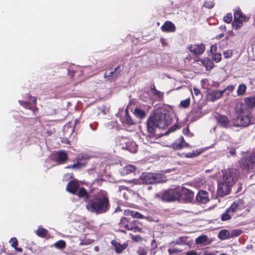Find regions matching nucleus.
I'll list each match as a JSON object with an SVG mask.
<instances>
[{
  "mask_svg": "<svg viewBox=\"0 0 255 255\" xmlns=\"http://www.w3.org/2000/svg\"><path fill=\"white\" fill-rule=\"evenodd\" d=\"M87 209L93 213L102 214L109 208V203L106 191L101 190L95 194L92 199H88Z\"/></svg>",
  "mask_w": 255,
  "mask_h": 255,
  "instance_id": "f257e3e1",
  "label": "nucleus"
},
{
  "mask_svg": "<svg viewBox=\"0 0 255 255\" xmlns=\"http://www.w3.org/2000/svg\"><path fill=\"white\" fill-rule=\"evenodd\" d=\"M171 123V118L165 111L156 110L154 115L148 118L147 121V129L149 132L153 133L157 128H164Z\"/></svg>",
  "mask_w": 255,
  "mask_h": 255,
  "instance_id": "f03ea898",
  "label": "nucleus"
},
{
  "mask_svg": "<svg viewBox=\"0 0 255 255\" xmlns=\"http://www.w3.org/2000/svg\"><path fill=\"white\" fill-rule=\"evenodd\" d=\"M239 176V172L235 168H230L225 171L222 182L218 184V194L220 196L228 194L230 188L237 181Z\"/></svg>",
  "mask_w": 255,
  "mask_h": 255,
  "instance_id": "7ed1b4c3",
  "label": "nucleus"
},
{
  "mask_svg": "<svg viewBox=\"0 0 255 255\" xmlns=\"http://www.w3.org/2000/svg\"><path fill=\"white\" fill-rule=\"evenodd\" d=\"M245 202L243 199H237L234 201L230 207L227 209L221 217L223 221L230 220L233 217L239 216L240 212L245 208Z\"/></svg>",
  "mask_w": 255,
  "mask_h": 255,
  "instance_id": "20e7f679",
  "label": "nucleus"
},
{
  "mask_svg": "<svg viewBox=\"0 0 255 255\" xmlns=\"http://www.w3.org/2000/svg\"><path fill=\"white\" fill-rule=\"evenodd\" d=\"M164 177L161 174L153 173H143L140 176V180L143 184H150L160 183L164 181Z\"/></svg>",
  "mask_w": 255,
  "mask_h": 255,
  "instance_id": "39448f33",
  "label": "nucleus"
},
{
  "mask_svg": "<svg viewBox=\"0 0 255 255\" xmlns=\"http://www.w3.org/2000/svg\"><path fill=\"white\" fill-rule=\"evenodd\" d=\"M234 20L232 23L233 28L238 30L243 26V21H247L249 17L243 15L241 10L237 8L234 11Z\"/></svg>",
  "mask_w": 255,
  "mask_h": 255,
  "instance_id": "423d86ee",
  "label": "nucleus"
},
{
  "mask_svg": "<svg viewBox=\"0 0 255 255\" xmlns=\"http://www.w3.org/2000/svg\"><path fill=\"white\" fill-rule=\"evenodd\" d=\"M180 196L181 195L178 190L170 189L162 193L161 199L164 202H172L179 199Z\"/></svg>",
  "mask_w": 255,
  "mask_h": 255,
  "instance_id": "0eeeda50",
  "label": "nucleus"
},
{
  "mask_svg": "<svg viewBox=\"0 0 255 255\" xmlns=\"http://www.w3.org/2000/svg\"><path fill=\"white\" fill-rule=\"evenodd\" d=\"M89 156L87 154H80L76 158V162L74 164L66 167L67 168L80 169L85 166L87 164V160Z\"/></svg>",
  "mask_w": 255,
  "mask_h": 255,
  "instance_id": "6e6552de",
  "label": "nucleus"
},
{
  "mask_svg": "<svg viewBox=\"0 0 255 255\" xmlns=\"http://www.w3.org/2000/svg\"><path fill=\"white\" fill-rule=\"evenodd\" d=\"M120 145L123 149H127L129 152L135 153L137 151V145L135 142L126 137L122 138Z\"/></svg>",
  "mask_w": 255,
  "mask_h": 255,
  "instance_id": "1a4fd4ad",
  "label": "nucleus"
},
{
  "mask_svg": "<svg viewBox=\"0 0 255 255\" xmlns=\"http://www.w3.org/2000/svg\"><path fill=\"white\" fill-rule=\"evenodd\" d=\"M234 127L248 126L251 123V117L249 114L239 115L234 119Z\"/></svg>",
  "mask_w": 255,
  "mask_h": 255,
  "instance_id": "9d476101",
  "label": "nucleus"
},
{
  "mask_svg": "<svg viewBox=\"0 0 255 255\" xmlns=\"http://www.w3.org/2000/svg\"><path fill=\"white\" fill-rule=\"evenodd\" d=\"M218 124L222 127L231 128L234 127V119L230 121L227 117L220 115L217 118Z\"/></svg>",
  "mask_w": 255,
  "mask_h": 255,
  "instance_id": "9b49d317",
  "label": "nucleus"
},
{
  "mask_svg": "<svg viewBox=\"0 0 255 255\" xmlns=\"http://www.w3.org/2000/svg\"><path fill=\"white\" fill-rule=\"evenodd\" d=\"M188 48L191 52L196 55L202 54L205 50V46L203 44H190L188 45Z\"/></svg>",
  "mask_w": 255,
  "mask_h": 255,
  "instance_id": "f8f14e48",
  "label": "nucleus"
},
{
  "mask_svg": "<svg viewBox=\"0 0 255 255\" xmlns=\"http://www.w3.org/2000/svg\"><path fill=\"white\" fill-rule=\"evenodd\" d=\"M225 93V90H212L207 95L209 100L214 102L220 99Z\"/></svg>",
  "mask_w": 255,
  "mask_h": 255,
  "instance_id": "ddd939ff",
  "label": "nucleus"
},
{
  "mask_svg": "<svg viewBox=\"0 0 255 255\" xmlns=\"http://www.w3.org/2000/svg\"><path fill=\"white\" fill-rule=\"evenodd\" d=\"M240 167L244 169L249 170L253 167V163L250 161V157H244L239 161Z\"/></svg>",
  "mask_w": 255,
  "mask_h": 255,
  "instance_id": "4468645a",
  "label": "nucleus"
},
{
  "mask_svg": "<svg viewBox=\"0 0 255 255\" xmlns=\"http://www.w3.org/2000/svg\"><path fill=\"white\" fill-rule=\"evenodd\" d=\"M196 199L197 202L201 203H206L209 200L208 198V193L204 190L199 191L196 195Z\"/></svg>",
  "mask_w": 255,
  "mask_h": 255,
  "instance_id": "2eb2a0df",
  "label": "nucleus"
},
{
  "mask_svg": "<svg viewBox=\"0 0 255 255\" xmlns=\"http://www.w3.org/2000/svg\"><path fill=\"white\" fill-rule=\"evenodd\" d=\"M79 187V182L77 181L73 180L68 183L66 187V190L67 191L73 194H76Z\"/></svg>",
  "mask_w": 255,
  "mask_h": 255,
  "instance_id": "dca6fc26",
  "label": "nucleus"
},
{
  "mask_svg": "<svg viewBox=\"0 0 255 255\" xmlns=\"http://www.w3.org/2000/svg\"><path fill=\"white\" fill-rule=\"evenodd\" d=\"M172 146L175 150H179L182 148L190 146L189 144L185 141L183 136L180 137L178 140L172 144Z\"/></svg>",
  "mask_w": 255,
  "mask_h": 255,
  "instance_id": "f3484780",
  "label": "nucleus"
},
{
  "mask_svg": "<svg viewBox=\"0 0 255 255\" xmlns=\"http://www.w3.org/2000/svg\"><path fill=\"white\" fill-rule=\"evenodd\" d=\"M122 69L121 66L115 68L114 71H111L108 73L106 72L104 77L108 78L109 80L112 81L118 76L119 74L121 72Z\"/></svg>",
  "mask_w": 255,
  "mask_h": 255,
  "instance_id": "a211bd4d",
  "label": "nucleus"
},
{
  "mask_svg": "<svg viewBox=\"0 0 255 255\" xmlns=\"http://www.w3.org/2000/svg\"><path fill=\"white\" fill-rule=\"evenodd\" d=\"M36 102V98L35 97H32V102L33 105L30 104V103H27L26 102H24L22 101H19V104L22 105L23 107L26 109H28L34 112L36 110L35 104Z\"/></svg>",
  "mask_w": 255,
  "mask_h": 255,
  "instance_id": "6ab92c4d",
  "label": "nucleus"
},
{
  "mask_svg": "<svg viewBox=\"0 0 255 255\" xmlns=\"http://www.w3.org/2000/svg\"><path fill=\"white\" fill-rule=\"evenodd\" d=\"M161 29L164 32H172L175 31V26L172 22L167 21L161 27Z\"/></svg>",
  "mask_w": 255,
  "mask_h": 255,
  "instance_id": "aec40b11",
  "label": "nucleus"
},
{
  "mask_svg": "<svg viewBox=\"0 0 255 255\" xmlns=\"http://www.w3.org/2000/svg\"><path fill=\"white\" fill-rule=\"evenodd\" d=\"M121 120L123 124L127 125L128 126L132 125L135 124L133 120H132L130 117L128 109L125 110V116L124 117L121 119Z\"/></svg>",
  "mask_w": 255,
  "mask_h": 255,
  "instance_id": "412c9836",
  "label": "nucleus"
},
{
  "mask_svg": "<svg viewBox=\"0 0 255 255\" xmlns=\"http://www.w3.org/2000/svg\"><path fill=\"white\" fill-rule=\"evenodd\" d=\"M68 159L67 153L64 151H60L57 152L56 155V161L59 164L65 163Z\"/></svg>",
  "mask_w": 255,
  "mask_h": 255,
  "instance_id": "4be33fe9",
  "label": "nucleus"
},
{
  "mask_svg": "<svg viewBox=\"0 0 255 255\" xmlns=\"http://www.w3.org/2000/svg\"><path fill=\"white\" fill-rule=\"evenodd\" d=\"M124 215L126 216H131V217L133 218H140V219H143L144 218V216L142 215V214H140L139 213L134 211L133 210H126L124 211Z\"/></svg>",
  "mask_w": 255,
  "mask_h": 255,
  "instance_id": "5701e85b",
  "label": "nucleus"
},
{
  "mask_svg": "<svg viewBox=\"0 0 255 255\" xmlns=\"http://www.w3.org/2000/svg\"><path fill=\"white\" fill-rule=\"evenodd\" d=\"M112 244L115 247V251L117 253H121L123 251L125 250L127 247L126 245H121L118 242L114 240L112 241Z\"/></svg>",
  "mask_w": 255,
  "mask_h": 255,
  "instance_id": "b1692460",
  "label": "nucleus"
},
{
  "mask_svg": "<svg viewBox=\"0 0 255 255\" xmlns=\"http://www.w3.org/2000/svg\"><path fill=\"white\" fill-rule=\"evenodd\" d=\"M245 103L249 108H254L255 107V96L245 98Z\"/></svg>",
  "mask_w": 255,
  "mask_h": 255,
  "instance_id": "393cba45",
  "label": "nucleus"
},
{
  "mask_svg": "<svg viewBox=\"0 0 255 255\" xmlns=\"http://www.w3.org/2000/svg\"><path fill=\"white\" fill-rule=\"evenodd\" d=\"M135 170V168L133 165H128L122 168L121 173L123 175H127L134 172Z\"/></svg>",
  "mask_w": 255,
  "mask_h": 255,
  "instance_id": "a878e982",
  "label": "nucleus"
},
{
  "mask_svg": "<svg viewBox=\"0 0 255 255\" xmlns=\"http://www.w3.org/2000/svg\"><path fill=\"white\" fill-rule=\"evenodd\" d=\"M247 87L245 84H240L237 89V95L240 96H244L246 92Z\"/></svg>",
  "mask_w": 255,
  "mask_h": 255,
  "instance_id": "bb28decb",
  "label": "nucleus"
},
{
  "mask_svg": "<svg viewBox=\"0 0 255 255\" xmlns=\"http://www.w3.org/2000/svg\"><path fill=\"white\" fill-rule=\"evenodd\" d=\"M245 110V106L242 103H238L236 104L235 111L238 114H243Z\"/></svg>",
  "mask_w": 255,
  "mask_h": 255,
  "instance_id": "cd10ccee",
  "label": "nucleus"
},
{
  "mask_svg": "<svg viewBox=\"0 0 255 255\" xmlns=\"http://www.w3.org/2000/svg\"><path fill=\"white\" fill-rule=\"evenodd\" d=\"M133 114L136 117L139 119H142L145 116L144 111L139 108H135L134 110Z\"/></svg>",
  "mask_w": 255,
  "mask_h": 255,
  "instance_id": "c85d7f7f",
  "label": "nucleus"
},
{
  "mask_svg": "<svg viewBox=\"0 0 255 255\" xmlns=\"http://www.w3.org/2000/svg\"><path fill=\"white\" fill-rule=\"evenodd\" d=\"M54 246L59 250H63L66 247V243L63 240H59L54 243Z\"/></svg>",
  "mask_w": 255,
  "mask_h": 255,
  "instance_id": "c756f323",
  "label": "nucleus"
},
{
  "mask_svg": "<svg viewBox=\"0 0 255 255\" xmlns=\"http://www.w3.org/2000/svg\"><path fill=\"white\" fill-rule=\"evenodd\" d=\"M47 233V230L42 228H39L36 231V235L42 238L45 237Z\"/></svg>",
  "mask_w": 255,
  "mask_h": 255,
  "instance_id": "7c9ffc66",
  "label": "nucleus"
},
{
  "mask_svg": "<svg viewBox=\"0 0 255 255\" xmlns=\"http://www.w3.org/2000/svg\"><path fill=\"white\" fill-rule=\"evenodd\" d=\"M76 194L80 197H84L86 199L88 198V193L86 189L83 187L80 188L79 190L77 191Z\"/></svg>",
  "mask_w": 255,
  "mask_h": 255,
  "instance_id": "2f4dec72",
  "label": "nucleus"
},
{
  "mask_svg": "<svg viewBox=\"0 0 255 255\" xmlns=\"http://www.w3.org/2000/svg\"><path fill=\"white\" fill-rule=\"evenodd\" d=\"M190 104V99L189 98H188L184 100L181 101L180 103L179 106L180 107H182L184 108H187L189 106Z\"/></svg>",
  "mask_w": 255,
  "mask_h": 255,
  "instance_id": "473e14b6",
  "label": "nucleus"
},
{
  "mask_svg": "<svg viewBox=\"0 0 255 255\" xmlns=\"http://www.w3.org/2000/svg\"><path fill=\"white\" fill-rule=\"evenodd\" d=\"M203 63L204 66L207 68L212 69L214 66V63L209 59H205L203 61Z\"/></svg>",
  "mask_w": 255,
  "mask_h": 255,
  "instance_id": "72a5a7b5",
  "label": "nucleus"
},
{
  "mask_svg": "<svg viewBox=\"0 0 255 255\" xmlns=\"http://www.w3.org/2000/svg\"><path fill=\"white\" fill-rule=\"evenodd\" d=\"M207 240V238L206 236H202L199 237L196 239V243L197 244H203L206 242Z\"/></svg>",
  "mask_w": 255,
  "mask_h": 255,
  "instance_id": "f704fd0d",
  "label": "nucleus"
},
{
  "mask_svg": "<svg viewBox=\"0 0 255 255\" xmlns=\"http://www.w3.org/2000/svg\"><path fill=\"white\" fill-rule=\"evenodd\" d=\"M136 221H134L131 223H128V224L126 225V229L128 230L133 231L136 226Z\"/></svg>",
  "mask_w": 255,
  "mask_h": 255,
  "instance_id": "c9c22d12",
  "label": "nucleus"
},
{
  "mask_svg": "<svg viewBox=\"0 0 255 255\" xmlns=\"http://www.w3.org/2000/svg\"><path fill=\"white\" fill-rule=\"evenodd\" d=\"M138 255H146L147 253V249L143 247H139L137 251Z\"/></svg>",
  "mask_w": 255,
  "mask_h": 255,
  "instance_id": "e433bc0d",
  "label": "nucleus"
},
{
  "mask_svg": "<svg viewBox=\"0 0 255 255\" xmlns=\"http://www.w3.org/2000/svg\"><path fill=\"white\" fill-rule=\"evenodd\" d=\"M200 152L197 151H193L192 152H189L185 154L184 156L187 158L194 157L200 154Z\"/></svg>",
  "mask_w": 255,
  "mask_h": 255,
  "instance_id": "4c0bfd02",
  "label": "nucleus"
},
{
  "mask_svg": "<svg viewBox=\"0 0 255 255\" xmlns=\"http://www.w3.org/2000/svg\"><path fill=\"white\" fill-rule=\"evenodd\" d=\"M224 20L225 22L230 23L232 20V14L231 13H227L224 17Z\"/></svg>",
  "mask_w": 255,
  "mask_h": 255,
  "instance_id": "58836bf2",
  "label": "nucleus"
},
{
  "mask_svg": "<svg viewBox=\"0 0 255 255\" xmlns=\"http://www.w3.org/2000/svg\"><path fill=\"white\" fill-rule=\"evenodd\" d=\"M229 233L226 231H221L219 234V237L222 239H225L228 236Z\"/></svg>",
  "mask_w": 255,
  "mask_h": 255,
  "instance_id": "ea45409f",
  "label": "nucleus"
},
{
  "mask_svg": "<svg viewBox=\"0 0 255 255\" xmlns=\"http://www.w3.org/2000/svg\"><path fill=\"white\" fill-rule=\"evenodd\" d=\"M186 194L187 195V199L189 200H191L192 198H193L194 196V193L189 189H186Z\"/></svg>",
  "mask_w": 255,
  "mask_h": 255,
  "instance_id": "a19ab883",
  "label": "nucleus"
},
{
  "mask_svg": "<svg viewBox=\"0 0 255 255\" xmlns=\"http://www.w3.org/2000/svg\"><path fill=\"white\" fill-rule=\"evenodd\" d=\"M221 54L220 53H216L213 56V59L216 62H219L221 60Z\"/></svg>",
  "mask_w": 255,
  "mask_h": 255,
  "instance_id": "79ce46f5",
  "label": "nucleus"
},
{
  "mask_svg": "<svg viewBox=\"0 0 255 255\" xmlns=\"http://www.w3.org/2000/svg\"><path fill=\"white\" fill-rule=\"evenodd\" d=\"M119 224L121 225V227L124 226L126 229V225L128 224V219L126 217L122 218L120 220Z\"/></svg>",
  "mask_w": 255,
  "mask_h": 255,
  "instance_id": "37998d69",
  "label": "nucleus"
},
{
  "mask_svg": "<svg viewBox=\"0 0 255 255\" xmlns=\"http://www.w3.org/2000/svg\"><path fill=\"white\" fill-rule=\"evenodd\" d=\"M9 243L11 244V246L13 248H15L18 245L17 240L16 238H15L14 237L10 239Z\"/></svg>",
  "mask_w": 255,
  "mask_h": 255,
  "instance_id": "c03bdc74",
  "label": "nucleus"
},
{
  "mask_svg": "<svg viewBox=\"0 0 255 255\" xmlns=\"http://www.w3.org/2000/svg\"><path fill=\"white\" fill-rule=\"evenodd\" d=\"M204 6L208 8H212L214 6V3L213 1H207L204 3Z\"/></svg>",
  "mask_w": 255,
  "mask_h": 255,
  "instance_id": "a18cd8bd",
  "label": "nucleus"
},
{
  "mask_svg": "<svg viewBox=\"0 0 255 255\" xmlns=\"http://www.w3.org/2000/svg\"><path fill=\"white\" fill-rule=\"evenodd\" d=\"M223 55H224V56L226 58H230L233 55L232 50H227L224 52Z\"/></svg>",
  "mask_w": 255,
  "mask_h": 255,
  "instance_id": "49530a36",
  "label": "nucleus"
},
{
  "mask_svg": "<svg viewBox=\"0 0 255 255\" xmlns=\"http://www.w3.org/2000/svg\"><path fill=\"white\" fill-rule=\"evenodd\" d=\"M177 128L176 126H173L171 128H170L167 131H166L164 134L168 135L170 132H172L174 131Z\"/></svg>",
  "mask_w": 255,
  "mask_h": 255,
  "instance_id": "de8ad7c7",
  "label": "nucleus"
},
{
  "mask_svg": "<svg viewBox=\"0 0 255 255\" xmlns=\"http://www.w3.org/2000/svg\"><path fill=\"white\" fill-rule=\"evenodd\" d=\"M235 88V85H228L224 90H225V92L226 91H228L229 92H232L234 90Z\"/></svg>",
  "mask_w": 255,
  "mask_h": 255,
  "instance_id": "09e8293b",
  "label": "nucleus"
},
{
  "mask_svg": "<svg viewBox=\"0 0 255 255\" xmlns=\"http://www.w3.org/2000/svg\"><path fill=\"white\" fill-rule=\"evenodd\" d=\"M183 132L185 135H187L189 137H192L193 135V134L192 133L189 132L188 128L183 129Z\"/></svg>",
  "mask_w": 255,
  "mask_h": 255,
  "instance_id": "8fccbe9b",
  "label": "nucleus"
},
{
  "mask_svg": "<svg viewBox=\"0 0 255 255\" xmlns=\"http://www.w3.org/2000/svg\"><path fill=\"white\" fill-rule=\"evenodd\" d=\"M152 90H153V94L155 95H157V96H158L159 97L162 95V94L161 93V92L159 91H158V90H157L155 89L154 86H153V88Z\"/></svg>",
  "mask_w": 255,
  "mask_h": 255,
  "instance_id": "3c124183",
  "label": "nucleus"
},
{
  "mask_svg": "<svg viewBox=\"0 0 255 255\" xmlns=\"http://www.w3.org/2000/svg\"><path fill=\"white\" fill-rule=\"evenodd\" d=\"M250 161L253 163V166L255 165V153H252L250 155Z\"/></svg>",
  "mask_w": 255,
  "mask_h": 255,
  "instance_id": "603ef678",
  "label": "nucleus"
},
{
  "mask_svg": "<svg viewBox=\"0 0 255 255\" xmlns=\"http://www.w3.org/2000/svg\"><path fill=\"white\" fill-rule=\"evenodd\" d=\"M132 239L136 242H139L142 240V238L140 236L135 235L132 237Z\"/></svg>",
  "mask_w": 255,
  "mask_h": 255,
  "instance_id": "864d4df0",
  "label": "nucleus"
},
{
  "mask_svg": "<svg viewBox=\"0 0 255 255\" xmlns=\"http://www.w3.org/2000/svg\"><path fill=\"white\" fill-rule=\"evenodd\" d=\"M210 51L212 53H214L217 51V46L216 45H212L210 47Z\"/></svg>",
  "mask_w": 255,
  "mask_h": 255,
  "instance_id": "5fc2aeb1",
  "label": "nucleus"
},
{
  "mask_svg": "<svg viewBox=\"0 0 255 255\" xmlns=\"http://www.w3.org/2000/svg\"><path fill=\"white\" fill-rule=\"evenodd\" d=\"M186 255H198V254L195 251H191L186 253Z\"/></svg>",
  "mask_w": 255,
  "mask_h": 255,
  "instance_id": "6e6d98bb",
  "label": "nucleus"
},
{
  "mask_svg": "<svg viewBox=\"0 0 255 255\" xmlns=\"http://www.w3.org/2000/svg\"><path fill=\"white\" fill-rule=\"evenodd\" d=\"M160 42L163 46H165L167 45V43L166 41V40L164 38H160Z\"/></svg>",
  "mask_w": 255,
  "mask_h": 255,
  "instance_id": "4d7b16f0",
  "label": "nucleus"
},
{
  "mask_svg": "<svg viewBox=\"0 0 255 255\" xmlns=\"http://www.w3.org/2000/svg\"><path fill=\"white\" fill-rule=\"evenodd\" d=\"M119 190L120 192H122V190H128V187L125 186H120L119 187Z\"/></svg>",
  "mask_w": 255,
  "mask_h": 255,
  "instance_id": "13d9d810",
  "label": "nucleus"
},
{
  "mask_svg": "<svg viewBox=\"0 0 255 255\" xmlns=\"http://www.w3.org/2000/svg\"><path fill=\"white\" fill-rule=\"evenodd\" d=\"M194 93L196 96H198L199 94H200V91L199 90L196 88H194Z\"/></svg>",
  "mask_w": 255,
  "mask_h": 255,
  "instance_id": "bf43d9fd",
  "label": "nucleus"
},
{
  "mask_svg": "<svg viewBox=\"0 0 255 255\" xmlns=\"http://www.w3.org/2000/svg\"><path fill=\"white\" fill-rule=\"evenodd\" d=\"M134 232H141V229L137 226H136L135 228L133 230Z\"/></svg>",
  "mask_w": 255,
  "mask_h": 255,
  "instance_id": "052dcab7",
  "label": "nucleus"
},
{
  "mask_svg": "<svg viewBox=\"0 0 255 255\" xmlns=\"http://www.w3.org/2000/svg\"><path fill=\"white\" fill-rule=\"evenodd\" d=\"M168 252L170 254H172L177 252V251L174 249H168Z\"/></svg>",
  "mask_w": 255,
  "mask_h": 255,
  "instance_id": "680f3d73",
  "label": "nucleus"
},
{
  "mask_svg": "<svg viewBox=\"0 0 255 255\" xmlns=\"http://www.w3.org/2000/svg\"><path fill=\"white\" fill-rule=\"evenodd\" d=\"M235 153H236V150L235 148H231L230 149V153L231 155H234L235 154Z\"/></svg>",
  "mask_w": 255,
  "mask_h": 255,
  "instance_id": "e2e57ef3",
  "label": "nucleus"
},
{
  "mask_svg": "<svg viewBox=\"0 0 255 255\" xmlns=\"http://www.w3.org/2000/svg\"><path fill=\"white\" fill-rule=\"evenodd\" d=\"M182 239L181 238H180L179 240H176L175 241V244L180 245V244H182Z\"/></svg>",
  "mask_w": 255,
  "mask_h": 255,
  "instance_id": "0e129e2a",
  "label": "nucleus"
},
{
  "mask_svg": "<svg viewBox=\"0 0 255 255\" xmlns=\"http://www.w3.org/2000/svg\"><path fill=\"white\" fill-rule=\"evenodd\" d=\"M14 249L17 252L20 253H21L22 252V249L21 248H17V247H16L15 248H14Z\"/></svg>",
  "mask_w": 255,
  "mask_h": 255,
  "instance_id": "69168bd1",
  "label": "nucleus"
},
{
  "mask_svg": "<svg viewBox=\"0 0 255 255\" xmlns=\"http://www.w3.org/2000/svg\"><path fill=\"white\" fill-rule=\"evenodd\" d=\"M90 127L91 128V129L93 130H95L96 129V127H93L91 125H90Z\"/></svg>",
  "mask_w": 255,
  "mask_h": 255,
  "instance_id": "338daca9",
  "label": "nucleus"
},
{
  "mask_svg": "<svg viewBox=\"0 0 255 255\" xmlns=\"http://www.w3.org/2000/svg\"><path fill=\"white\" fill-rule=\"evenodd\" d=\"M95 250L97 252H98L99 251V247H95V248H94Z\"/></svg>",
  "mask_w": 255,
  "mask_h": 255,
  "instance_id": "774afa93",
  "label": "nucleus"
}]
</instances>
